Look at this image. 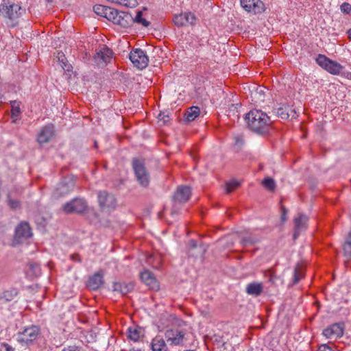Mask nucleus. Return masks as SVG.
Segmentation results:
<instances>
[{
    "mask_svg": "<svg viewBox=\"0 0 351 351\" xmlns=\"http://www.w3.org/2000/svg\"><path fill=\"white\" fill-rule=\"evenodd\" d=\"M245 120L249 128L258 134L267 132L272 123V121L266 113L256 109L250 110L246 114Z\"/></svg>",
    "mask_w": 351,
    "mask_h": 351,
    "instance_id": "1",
    "label": "nucleus"
},
{
    "mask_svg": "<svg viewBox=\"0 0 351 351\" xmlns=\"http://www.w3.org/2000/svg\"><path fill=\"white\" fill-rule=\"evenodd\" d=\"M93 10L97 15L105 17L114 24L123 27H126L129 24L128 21L132 19V16L128 12H119L116 9L102 5H95Z\"/></svg>",
    "mask_w": 351,
    "mask_h": 351,
    "instance_id": "2",
    "label": "nucleus"
},
{
    "mask_svg": "<svg viewBox=\"0 0 351 351\" xmlns=\"http://www.w3.org/2000/svg\"><path fill=\"white\" fill-rule=\"evenodd\" d=\"M132 167L138 182L143 187L149 184V174L145 167L144 162L138 158L132 160Z\"/></svg>",
    "mask_w": 351,
    "mask_h": 351,
    "instance_id": "3",
    "label": "nucleus"
},
{
    "mask_svg": "<svg viewBox=\"0 0 351 351\" xmlns=\"http://www.w3.org/2000/svg\"><path fill=\"white\" fill-rule=\"evenodd\" d=\"M40 335V328L36 326H31L17 334V341L21 344L29 345L37 339Z\"/></svg>",
    "mask_w": 351,
    "mask_h": 351,
    "instance_id": "4",
    "label": "nucleus"
},
{
    "mask_svg": "<svg viewBox=\"0 0 351 351\" xmlns=\"http://www.w3.org/2000/svg\"><path fill=\"white\" fill-rule=\"evenodd\" d=\"M23 12L24 10L18 4L3 3L0 5V15L11 21L18 19Z\"/></svg>",
    "mask_w": 351,
    "mask_h": 351,
    "instance_id": "5",
    "label": "nucleus"
},
{
    "mask_svg": "<svg viewBox=\"0 0 351 351\" xmlns=\"http://www.w3.org/2000/svg\"><path fill=\"white\" fill-rule=\"evenodd\" d=\"M316 62L326 71L334 75L339 74L343 69L340 64L330 60L324 55L319 54L316 59Z\"/></svg>",
    "mask_w": 351,
    "mask_h": 351,
    "instance_id": "6",
    "label": "nucleus"
},
{
    "mask_svg": "<svg viewBox=\"0 0 351 351\" xmlns=\"http://www.w3.org/2000/svg\"><path fill=\"white\" fill-rule=\"evenodd\" d=\"M130 60L133 65L139 69H145L149 63V58L145 52L141 49H135L130 53Z\"/></svg>",
    "mask_w": 351,
    "mask_h": 351,
    "instance_id": "7",
    "label": "nucleus"
},
{
    "mask_svg": "<svg viewBox=\"0 0 351 351\" xmlns=\"http://www.w3.org/2000/svg\"><path fill=\"white\" fill-rule=\"evenodd\" d=\"M98 202L103 211H110L114 209L116 206L115 197L106 191L99 192Z\"/></svg>",
    "mask_w": 351,
    "mask_h": 351,
    "instance_id": "8",
    "label": "nucleus"
},
{
    "mask_svg": "<svg viewBox=\"0 0 351 351\" xmlns=\"http://www.w3.org/2000/svg\"><path fill=\"white\" fill-rule=\"evenodd\" d=\"M87 208V204L84 199L75 198L72 201L67 202L63 206V210L66 213H83Z\"/></svg>",
    "mask_w": 351,
    "mask_h": 351,
    "instance_id": "9",
    "label": "nucleus"
},
{
    "mask_svg": "<svg viewBox=\"0 0 351 351\" xmlns=\"http://www.w3.org/2000/svg\"><path fill=\"white\" fill-rule=\"evenodd\" d=\"M345 328L343 322L335 323L326 328L322 334L328 339H337L343 336Z\"/></svg>",
    "mask_w": 351,
    "mask_h": 351,
    "instance_id": "10",
    "label": "nucleus"
},
{
    "mask_svg": "<svg viewBox=\"0 0 351 351\" xmlns=\"http://www.w3.org/2000/svg\"><path fill=\"white\" fill-rule=\"evenodd\" d=\"M32 235V230L27 222H21L15 229L14 240L17 243H21L23 241L31 237Z\"/></svg>",
    "mask_w": 351,
    "mask_h": 351,
    "instance_id": "11",
    "label": "nucleus"
},
{
    "mask_svg": "<svg viewBox=\"0 0 351 351\" xmlns=\"http://www.w3.org/2000/svg\"><path fill=\"white\" fill-rule=\"evenodd\" d=\"M241 7L247 12L259 14L265 10V5L261 0H241Z\"/></svg>",
    "mask_w": 351,
    "mask_h": 351,
    "instance_id": "12",
    "label": "nucleus"
},
{
    "mask_svg": "<svg viewBox=\"0 0 351 351\" xmlns=\"http://www.w3.org/2000/svg\"><path fill=\"white\" fill-rule=\"evenodd\" d=\"M75 186V182L71 178H65L58 184L53 192V196L56 198L68 194Z\"/></svg>",
    "mask_w": 351,
    "mask_h": 351,
    "instance_id": "13",
    "label": "nucleus"
},
{
    "mask_svg": "<svg viewBox=\"0 0 351 351\" xmlns=\"http://www.w3.org/2000/svg\"><path fill=\"white\" fill-rule=\"evenodd\" d=\"M185 335V332L178 329H169L165 333L167 341L170 345L173 346L180 345L183 341Z\"/></svg>",
    "mask_w": 351,
    "mask_h": 351,
    "instance_id": "14",
    "label": "nucleus"
},
{
    "mask_svg": "<svg viewBox=\"0 0 351 351\" xmlns=\"http://www.w3.org/2000/svg\"><path fill=\"white\" fill-rule=\"evenodd\" d=\"M112 57V51L106 47H102L93 57V60L99 66H104L108 63Z\"/></svg>",
    "mask_w": 351,
    "mask_h": 351,
    "instance_id": "15",
    "label": "nucleus"
},
{
    "mask_svg": "<svg viewBox=\"0 0 351 351\" xmlns=\"http://www.w3.org/2000/svg\"><path fill=\"white\" fill-rule=\"evenodd\" d=\"M54 134V127L51 124H48L43 127L38 134L37 141L40 144L49 142Z\"/></svg>",
    "mask_w": 351,
    "mask_h": 351,
    "instance_id": "16",
    "label": "nucleus"
},
{
    "mask_svg": "<svg viewBox=\"0 0 351 351\" xmlns=\"http://www.w3.org/2000/svg\"><path fill=\"white\" fill-rule=\"evenodd\" d=\"M308 217L303 214H298L293 219L294 222V233L293 239H296L300 232L306 228V223Z\"/></svg>",
    "mask_w": 351,
    "mask_h": 351,
    "instance_id": "17",
    "label": "nucleus"
},
{
    "mask_svg": "<svg viewBox=\"0 0 351 351\" xmlns=\"http://www.w3.org/2000/svg\"><path fill=\"white\" fill-rule=\"evenodd\" d=\"M191 195V189L188 186H181L177 189L173 196V200L178 203H185Z\"/></svg>",
    "mask_w": 351,
    "mask_h": 351,
    "instance_id": "18",
    "label": "nucleus"
},
{
    "mask_svg": "<svg viewBox=\"0 0 351 351\" xmlns=\"http://www.w3.org/2000/svg\"><path fill=\"white\" fill-rule=\"evenodd\" d=\"M276 114L282 119H293L297 116L295 110L291 108L289 105H283L278 108Z\"/></svg>",
    "mask_w": 351,
    "mask_h": 351,
    "instance_id": "19",
    "label": "nucleus"
},
{
    "mask_svg": "<svg viewBox=\"0 0 351 351\" xmlns=\"http://www.w3.org/2000/svg\"><path fill=\"white\" fill-rule=\"evenodd\" d=\"M141 278L142 281L146 284L152 289H158V282L154 277V274L147 270L143 271L141 274Z\"/></svg>",
    "mask_w": 351,
    "mask_h": 351,
    "instance_id": "20",
    "label": "nucleus"
},
{
    "mask_svg": "<svg viewBox=\"0 0 351 351\" xmlns=\"http://www.w3.org/2000/svg\"><path fill=\"white\" fill-rule=\"evenodd\" d=\"M21 191L18 189L10 191L8 194V204L12 210H16L21 206V203L18 199V197L21 195Z\"/></svg>",
    "mask_w": 351,
    "mask_h": 351,
    "instance_id": "21",
    "label": "nucleus"
},
{
    "mask_svg": "<svg viewBox=\"0 0 351 351\" xmlns=\"http://www.w3.org/2000/svg\"><path fill=\"white\" fill-rule=\"evenodd\" d=\"M200 114V108L198 106H193L188 108L184 112V121L190 123L196 119Z\"/></svg>",
    "mask_w": 351,
    "mask_h": 351,
    "instance_id": "22",
    "label": "nucleus"
},
{
    "mask_svg": "<svg viewBox=\"0 0 351 351\" xmlns=\"http://www.w3.org/2000/svg\"><path fill=\"white\" fill-rule=\"evenodd\" d=\"M134 288L132 282H115L113 285V290L121 293L122 295H125L132 291Z\"/></svg>",
    "mask_w": 351,
    "mask_h": 351,
    "instance_id": "23",
    "label": "nucleus"
},
{
    "mask_svg": "<svg viewBox=\"0 0 351 351\" xmlns=\"http://www.w3.org/2000/svg\"><path fill=\"white\" fill-rule=\"evenodd\" d=\"M150 346L152 351H168V348L165 339L160 337L154 338Z\"/></svg>",
    "mask_w": 351,
    "mask_h": 351,
    "instance_id": "24",
    "label": "nucleus"
},
{
    "mask_svg": "<svg viewBox=\"0 0 351 351\" xmlns=\"http://www.w3.org/2000/svg\"><path fill=\"white\" fill-rule=\"evenodd\" d=\"M103 284V276L99 273L95 274L91 276L87 283V286L93 290L99 289Z\"/></svg>",
    "mask_w": 351,
    "mask_h": 351,
    "instance_id": "25",
    "label": "nucleus"
},
{
    "mask_svg": "<svg viewBox=\"0 0 351 351\" xmlns=\"http://www.w3.org/2000/svg\"><path fill=\"white\" fill-rule=\"evenodd\" d=\"M246 291L250 295L258 296L263 291V285L261 283H250L246 288Z\"/></svg>",
    "mask_w": 351,
    "mask_h": 351,
    "instance_id": "26",
    "label": "nucleus"
},
{
    "mask_svg": "<svg viewBox=\"0 0 351 351\" xmlns=\"http://www.w3.org/2000/svg\"><path fill=\"white\" fill-rule=\"evenodd\" d=\"M10 105L12 108V118H15V119L13 121L16 122V121L19 119V117L21 114L20 108L21 101L17 100L10 101Z\"/></svg>",
    "mask_w": 351,
    "mask_h": 351,
    "instance_id": "27",
    "label": "nucleus"
},
{
    "mask_svg": "<svg viewBox=\"0 0 351 351\" xmlns=\"http://www.w3.org/2000/svg\"><path fill=\"white\" fill-rule=\"evenodd\" d=\"M304 268L301 263H298L294 269L293 284H297L303 277Z\"/></svg>",
    "mask_w": 351,
    "mask_h": 351,
    "instance_id": "28",
    "label": "nucleus"
},
{
    "mask_svg": "<svg viewBox=\"0 0 351 351\" xmlns=\"http://www.w3.org/2000/svg\"><path fill=\"white\" fill-rule=\"evenodd\" d=\"M58 59L62 69L69 72L72 71V65L67 61L64 54L62 52H58Z\"/></svg>",
    "mask_w": 351,
    "mask_h": 351,
    "instance_id": "29",
    "label": "nucleus"
},
{
    "mask_svg": "<svg viewBox=\"0 0 351 351\" xmlns=\"http://www.w3.org/2000/svg\"><path fill=\"white\" fill-rule=\"evenodd\" d=\"M17 295L16 289L7 290L3 291L0 295V300L3 302H7L12 300Z\"/></svg>",
    "mask_w": 351,
    "mask_h": 351,
    "instance_id": "30",
    "label": "nucleus"
},
{
    "mask_svg": "<svg viewBox=\"0 0 351 351\" xmlns=\"http://www.w3.org/2000/svg\"><path fill=\"white\" fill-rule=\"evenodd\" d=\"M128 338L134 341H137L141 337V332L136 328H128Z\"/></svg>",
    "mask_w": 351,
    "mask_h": 351,
    "instance_id": "31",
    "label": "nucleus"
},
{
    "mask_svg": "<svg viewBox=\"0 0 351 351\" xmlns=\"http://www.w3.org/2000/svg\"><path fill=\"white\" fill-rule=\"evenodd\" d=\"M262 184L266 189H267L270 191H274L276 189L275 181L273 178H271L270 177L265 178L262 181Z\"/></svg>",
    "mask_w": 351,
    "mask_h": 351,
    "instance_id": "32",
    "label": "nucleus"
},
{
    "mask_svg": "<svg viewBox=\"0 0 351 351\" xmlns=\"http://www.w3.org/2000/svg\"><path fill=\"white\" fill-rule=\"evenodd\" d=\"M252 97L255 99L256 102H263L265 99V92L262 89H254L252 92Z\"/></svg>",
    "mask_w": 351,
    "mask_h": 351,
    "instance_id": "33",
    "label": "nucleus"
},
{
    "mask_svg": "<svg viewBox=\"0 0 351 351\" xmlns=\"http://www.w3.org/2000/svg\"><path fill=\"white\" fill-rule=\"evenodd\" d=\"M143 12L142 11H138L136 16L133 19V21L141 24L144 27H148L149 25V22L146 19L143 18Z\"/></svg>",
    "mask_w": 351,
    "mask_h": 351,
    "instance_id": "34",
    "label": "nucleus"
},
{
    "mask_svg": "<svg viewBox=\"0 0 351 351\" xmlns=\"http://www.w3.org/2000/svg\"><path fill=\"white\" fill-rule=\"evenodd\" d=\"M344 254L348 257H351V232L343 245Z\"/></svg>",
    "mask_w": 351,
    "mask_h": 351,
    "instance_id": "35",
    "label": "nucleus"
},
{
    "mask_svg": "<svg viewBox=\"0 0 351 351\" xmlns=\"http://www.w3.org/2000/svg\"><path fill=\"white\" fill-rule=\"evenodd\" d=\"M114 3L128 8H134L137 5L136 0H115Z\"/></svg>",
    "mask_w": 351,
    "mask_h": 351,
    "instance_id": "36",
    "label": "nucleus"
},
{
    "mask_svg": "<svg viewBox=\"0 0 351 351\" xmlns=\"http://www.w3.org/2000/svg\"><path fill=\"white\" fill-rule=\"evenodd\" d=\"M240 186V182L232 180L226 184V191L227 193H230Z\"/></svg>",
    "mask_w": 351,
    "mask_h": 351,
    "instance_id": "37",
    "label": "nucleus"
},
{
    "mask_svg": "<svg viewBox=\"0 0 351 351\" xmlns=\"http://www.w3.org/2000/svg\"><path fill=\"white\" fill-rule=\"evenodd\" d=\"M184 17H185V21L187 25H194L196 23L197 19L194 14L192 12H184Z\"/></svg>",
    "mask_w": 351,
    "mask_h": 351,
    "instance_id": "38",
    "label": "nucleus"
},
{
    "mask_svg": "<svg viewBox=\"0 0 351 351\" xmlns=\"http://www.w3.org/2000/svg\"><path fill=\"white\" fill-rule=\"evenodd\" d=\"M184 13H181L180 14L176 15L173 18V22L177 26H184L186 25L185 21V17H184Z\"/></svg>",
    "mask_w": 351,
    "mask_h": 351,
    "instance_id": "39",
    "label": "nucleus"
},
{
    "mask_svg": "<svg viewBox=\"0 0 351 351\" xmlns=\"http://www.w3.org/2000/svg\"><path fill=\"white\" fill-rule=\"evenodd\" d=\"M257 241H258V240L256 239L252 238L251 237H243L241 239V243L242 244V245L243 247H245V246H247L248 245L254 244Z\"/></svg>",
    "mask_w": 351,
    "mask_h": 351,
    "instance_id": "40",
    "label": "nucleus"
},
{
    "mask_svg": "<svg viewBox=\"0 0 351 351\" xmlns=\"http://www.w3.org/2000/svg\"><path fill=\"white\" fill-rule=\"evenodd\" d=\"M340 10L343 13L349 14L351 12V5L345 2L341 5Z\"/></svg>",
    "mask_w": 351,
    "mask_h": 351,
    "instance_id": "41",
    "label": "nucleus"
},
{
    "mask_svg": "<svg viewBox=\"0 0 351 351\" xmlns=\"http://www.w3.org/2000/svg\"><path fill=\"white\" fill-rule=\"evenodd\" d=\"M158 117L160 121H162L163 122V123H166L167 122L169 121V114L165 112H160L158 114Z\"/></svg>",
    "mask_w": 351,
    "mask_h": 351,
    "instance_id": "42",
    "label": "nucleus"
},
{
    "mask_svg": "<svg viewBox=\"0 0 351 351\" xmlns=\"http://www.w3.org/2000/svg\"><path fill=\"white\" fill-rule=\"evenodd\" d=\"M317 351H335L331 347L327 344L321 345Z\"/></svg>",
    "mask_w": 351,
    "mask_h": 351,
    "instance_id": "43",
    "label": "nucleus"
},
{
    "mask_svg": "<svg viewBox=\"0 0 351 351\" xmlns=\"http://www.w3.org/2000/svg\"><path fill=\"white\" fill-rule=\"evenodd\" d=\"M62 351H82L81 349L77 346H69L64 348Z\"/></svg>",
    "mask_w": 351,
    "mask_h": 351,
    "instance_id": "44",
    "label": "nucleus"
},
{
    "mask_svg": "<svg viewBox=\"0 0 351 351\" xmlns=\"http://www.w3.org/2000/svg\"><path fill=\"white\" fill-rule=\"evenodd\" d=\"M70 258H71V260H72L73 261H75V262H77V263L81 262V258L78 254H71L70 256Z\"/></svg>",
    "mask_w": 351,
    "mask_h": 351,
    "instance_id": "45",
    "label": "nucleus"
},
{
    "mask_svg": "<svg viewBox=\"0 0 351 351\" xmlns=\"http://www.w3.org/2000/svg\"><path fill=\"white\" fill-rule=\"evenodd\" d=\"M1 346L5 349V351H15V349L7 343H2Z\"/></svg>",
    "mask_w": 351,
    "mask_h": 351,
    "instance_id": "46",
    "label": "nucleus"
},
{
    "mask_svg": "<svg viewBox=\"0 0 351 351\" xmlns=\"http://www.w3.org/2000/svg\"><path fill=\"white\" fill-rule=\"evenodd\" d=\"M281 210H282L281 220L282 221H285L287 219L286 215L287 214L288 210L284 206H282Z\"/></svg>",
    "mask_w": 351,
    "mask_h": 351,
    "instance_id": "47",
    "label": "nucleus"
},
{
    "mask_svg": "<svg viewBox=\"0 0 351 351\" xmlns=\"http://www.w3.org/2000/svg\"><path fill=\"white\" fill-rule=\"evenodd\" d=\"M267 273H268V275L269 276V281L271 282V283H274L275 276H274L273 271L269 270V271H268Z\"/></svg>",
    "mask_w": 351,
    "mask_h": 351,
    "instance_id": "48",
    "label": "nucleus"
},
{
    "mask_svg": "<svg viewBox=\"0 0 351 351\" xmlns=\"http://www.w3.org/2000/svg\"><path fill=\"white\" fill-rule=\"evenodd\" d=\"M149 83L151 84L152 81L146 79V83L145 84V85L147 86H150V84Z\"/></svg>",
    "mask_w": 351,
    "mask_h": 351,
    "instance_id": "49",
    "label": "nucleus"
},
{
    "mask_svg": "<svg viewBox=\"0 0 351 351\" xmlns=\"http://www.w3.org/2000/svg\"><path fill=\"white\" fill-rule=\"evenodd\" d=\"M238 106H239V103L232 104V106L234 107V109H237Z\"/></svg>",
    "mask_w": 351,
    "mask_h": 351,
    "instance_id": "50",
    "label": "nucleus"
},
{
    "mask_svg": "<svg viewBox=\"0 0 351 351\" xmlns=\"http://www.w3.org/2000/svg\"><path fill=\"white\" fill-rule=\"evenodd\" d=\"M348 38L351 40V28L348 31Z\"/></svg>",
    "mask_w": 351,
    "mask_h": 351,
    "instance_id": "51",
    "label": "nucleus"
},
{
    "mask_svg": "<svg viewBox=\"0 0 351 351\" xmlns=\"http://www.w3.org/2000/svg\"><path fill=\"white\" fill-rule=\"evenodd\" d=\"M129 351H141V350L139 349L132 348Z\"/></svg>",
    "mask_w": 351,
    "mask_h": 351,
    "instance_id": "52",
    "label": "nucleus"
},
{
    "mask_svg": "<svg viewBox=\"0 0 351 351\" xmlns=\"http://www.w3.org/2000/svg\"><path fill=\"white\" fill-rule=\"evenodd\" d=\"M141 80V81H143V77H142V76H138V77H137V80Z\"/></svg>",
    "mask_w": 351,
    "mask_h": 351,
    "instance_id": "53",
    "label": "nucleus"
},
{
    "mask_svg": "<svg viewBox=\"0 0 351 351\" xmlns=\"http://www.w3.org/2000/svg\"><path fill=\"white\" fill-rule=\"evenodd\" d=\"M97 143L95 142V147H97Z\"/></svg>",
    "mask_w": 351,
    "mask_h": 351,
    "instance_id": "54",
    "label": "nucleus"
},
{
    "mask_svg": "<svg viewBox=\"0 0 351 351\" xmlns=\"http://www.w3.org/2000/svg\"><path fill=\"white\" fill-rule=\"evenodd\" d=\"M1 186V181L0 180V186Z\"/></svg>",
    "mask_w": 351,
    "mask_h": 351,
    "instance_id": "55",
    "label": "nucleus"
},
{
    "mask_svg": "<svg viewBox=\"0 0 351 351\" xmlns=\"http://www.w3.org/2000/svg\"><path fill=\"white\" fill-rule=\"evenodd\" d=\"M47 1H51L52 0H47Z\"/></svg>",
    "mask_w": 351,
    "mask_h": 351,
    "instance_id": "56",
    "label": "nucleus"
},
{
    "mask_svg": "<svg viewBox=\"0 0 351 351\" xmlns=\"http://www.w3.org/2000/svg\"><path fill=\"white\" fill-rule=\"evenodd\" d=\"M0 351H2V349L0 348Z\"/></svg>",
    "mask_w": 351,
    "mask_h": 351,
    "instance_id": "57",
    "label": "nucleus"
}]
</instances>
